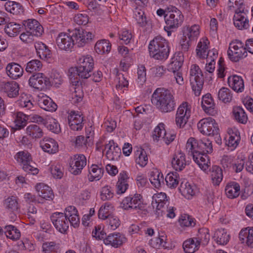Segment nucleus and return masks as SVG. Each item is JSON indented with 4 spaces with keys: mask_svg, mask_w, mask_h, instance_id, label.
I'll list each match as a JSON object with an SVG mask.
<instances>
[{
    "mask_svg": "<svg viewBox=\"0 0 253 253\" xmlns=\"http://www.w3.org/2000/svg\"><path fill=\"white\" fill-rule=\"evenodd\" d=\"M35 189L39 196L43 199L50 201L54 197L51 188L43 183L37 184Z\"/></svg>",
    "mask_w": 253,
    "mask_h": 253,
    "instance_id": "412c9836",
    "label": "nucleus"
},
{
    "mask_svg": "<svg viewBox=\"0 0 253 253\" xmlns=\"http://www.w3.org/2000/svg\"><path fill=\"white\" fill-rule=\"evenodd\" d=\"M184 61V56L182 52H178L172 59V61L169 65V70L174 72H178L182 67Z\"/></svg>",
    "mask_w": 253,
    "mask_h": 253,
    "instance_id": "79ce46f5",
    "label": "nucleus"
},
{
    "mask_svg": "<svg viewBox=\"0 0 253 253\" xmlns=\"http://www.w3.org/2000/svg\"><path fill=\"white\" fill-rule=\"evenodd\" d=\"M27 135L32 138L37 139L41 138L43 135L42 129L38 125L32 124L26 128Z\"/></svg>",
    "mask_w": 253,
    "mask_h": 253,
    "instance_id": "3c124183",
    "label": "nucleus"
},
{
    "mask_svg": "<svg viewBox=\"0 0 253 253\" xmlns=\"http://www.w3.org/2000/svg\"><path fill=\"white\" fill-rule=\"evenodd\" d=\"M68 124L71 129L81 130L83 127V117L79 111H71L68 116Z\"/></svg>",
    "mask_w": 253,
    "mask_h": 253,
    "instance_id": "f3484780",
    "label": "nucleus"
},
{
    "mask_svg": "<svg viewBox=\"0 0 253 253\" xmlns=\"http://www.w3.org/2000/svg\"><path fill=\"white\" fill-rule=\"evenodd\" d=\"M201 104L203 110L208 113H211V111L214 109L215 105L211 94L209 93L203 96Z\"/></svg>",
    "mask_w": 253,
    "mask_h": 253,
    "instance_id": "603ef678",
    "label": "nucleus"
},
{
    "mask_svg": "<svg viewBox=\"0 0 253 253\" xmlns=\"http://www.w3.org/2000/svg\"><path fill=\"white\" fill-rule=\"evenodd\" d=\"M73 38L70 33L61 32L56 38V42L57 46L61 50L71 51L74 46Z\"/></svg>",
    "mask_w": 253,
    "mask_h": 253,
    "instance_id": "ddd939ff",
    "label": "nucleus"
},
{
    "mask_svg": "<svg viewBox=\"0 0 253 253\" xmlns=\"http://www.w3.org/2000/svg\"><path fill=\"white\" fill-rule=\"evenodd\" d=\"M240 135L239 131L235 128L228 129L226 136V144L232 149H235L238 145L240 141Z\"/></svg>",
    "mask_w": 253,
    "mask_h": 253,
    "instance_id": "aec40b11",
    "label": "nucleus"
},
{
    "mask_svg": "<svg viewBox=\"0 0 253 253\" xmlns=\"http://www.w3.org/2000/svg\"><path fill=\"white\" fill-rule=\"evenodd\" d=\"M198 245L201 244L203 246L207 245L210 240L209 230L206 228H202L199 230L197 237L194 238Z\"/></svg>",
    "mask_w": 253,
    "mask_h": 253,
    "instance_id": "37998d69",
    "label": "nucleus"
},
{
    "mask_svg": "<svg viewBox=\"0 0 253 253\" xmlns=\"http://www.w3.org/2000/svg\"><path fill=\"white\" fill-rule=\"evenodd\" d=\"M40 146L43 151L49 154H55L58 151L57 142L51 138L45 137L40 143Z\"/></svg>",
    "mask_w": 253,
    "mask_h": 253,
    "instance_id": "a211bd4d",
    "label": "nucleus"
},
{
    "mask_svg": "<svg viewBox=\"0 0 253 253\" xmlns=\"http://www.w3.org/2000/svg\"><path fill=\"white\" fill-rule=\"evenodd\" d=\"M14 158L25 171L34 175L39 172V169L31 165L33 162V158L28 151L24 150L18 152L14 155Z\"/></svg>",
    "mask_w": 253,
    "mask_h": 253,
    "instance_id": "423d86ee",
    "label": "nucleus"
},
{
    "mask_svg": "<svg viewBox=\"0 0 253 253\" xmlns=\"http://www.w3.org/2000/svg\"><path fill=\"white\" fill-rule=\"evenodd\" d=\"M24 25L25 30L33 33V34L37 36H40L43 32V29L42 25L35 19H28L24 21Z\"/></svg>",
    "mask_w": 253,
    "mask_h": 253,
    "instance_id": "bb28decb",
    "label": "nucleus"
},
{
    "mask_svg": "<svg viewBox=\"0 0 253 253\" xmlns=\"http://www.w3.org/2000/svg\"><path fill=\"white\" fill-rule=\"evenodd\" d=\"M42 67V62L37 59H33L28 62L26 65L25 70L27 73L34 74L40 71Z\"/></svg>",
    "mask_w": 253,
    "mask_h": 253,
    "instance_id": "4d7b16f0",
    "label": "nucleus"
},
{
    "mask_svg": "<svg viewBox=\"0 0 253 253\" xmlns=\"http://www.w3.org/2000/svg\"><path fill=\"white\" fill-rule=\"evenodd\" d=\"M21 28V25L14 22L8 23L5 27V33L9 37H13L17 36Z\"/></svg>",
    "mask_w": 253,
    "mask_h": 253,
    "instance_id": "680f3d73",
    "label": "nucleus"
},
{
    "mask_svg": "<svg viewBox=\"0 0 253 253\" xmlns=\"http://www.w3.org/2000/svg\"><path fill=\"white\" fill-rule=\"evenodd\" d=\"M4 206L9 211L14 212L18 209L17 198L13 196H9L4 201Z\"/></svg>",
    "mask_w": 253,
    "mask_h": 253,
    "instance_id": "5fc2aeb1",
    "label": "nucleus"
},
{
    "mask_svg": "<svg viewBox=\"0 0 253 253\" xmlns=\"http://www.w3.org/2000/svg\"><path fill=\"white\" fill-rule=\"evenodd\" d=\"M218 98L224 103L230 102L232 99V91L227 87H222L218 91Z\"/></svg>",
    "mask_w": 253,
    "mask_h": 253,
    "instance_id": "69168bd1",
    "label": "nucleus"
},
{
    "mask_svg": "<svg viewBox=\"0 0 253 253\" xmlns=\"http://www.w3.org/2000/svg\"><path fill=\"white\" fill-rule=\"evenodd\" d=\"M29 84L31 86L42 90L50 85V81L44 74L39 73L30 78Z\"/></svg>",
    "mask_w": 253,
    "mask_h": 253,
    "instance_id": "4468645a",
    "label": "nucleus"
},
{
    "mask_svg": "<svg viewBox=\"0 0 253 253\" xmlns=\"http://www.w3.org/2000/svg\"><path fill=\"white\" fill-rule=\"evenodd\" d=\"M225 192L227 197L230 199H234L239 196L240 193V186L235 181L228 182L225 186Z\"/></svg>",
    "mask_w": 253,
    "mask_h": 253,
    "instance_id": "2f4dec72",
    "label": "nucleus"
},
{
    "mask_svg": "<svg viewBox=\"0 0 253 253\" xmlns=\"http://www.w3.org/2000/svg\"><path fill=\"white\" fill-rule=\"evenodd\" d=\"M133 13V17L139 26L144 27L148 25L149 20L143 10L136 7L134 9Z\"/></svg>",
    "mask_w": 253,
    "mask_h": 253,
    "instance_id": "a18cd8bd",
    "label": "nucleus"
},
{
    "mask_svg": "<svg viewBox=\"0 0 253 253\" xmlns=\"http://www.w3.org/2000/svg\"><path fill=\"white\" fill-rule=\"evenodd\" d=\"M210 44V41L207 37H204L200 39L196 49V54L198 58L200 59L206 58L207 53L209 50Z\"/></svg>",
    "mask_w": 253,
    "mask_h": 253,
    "instance_id": "393cba45",
    "label": "nucleus"
},
{
    "mask_svg": "<svg viewBox=\"0 0 253 253\" xmlns=\"http://www.w3.org/2000/svg\"><path fill=\"white\" fill-rule=\"evenodd\" d=\"M167 14L165 16V30L168 32V35L170 32L176 30L181 26L184 21V16L181 11L176 7L169 5L166 8Z\"/></svg>",
    "mask_w": 253,
    "mask_h": 253,
    "instance_id": "20e7f679",
    "label": "nucleus"
},
{
    "mask_svg": "<svg viewBox=\"0 0 253 253\" xmlns=\"http://www.w3.org/2000/svg\"><path fill=\"white\" fill-rule=\"evenodd\" d=\"M228 84L229 86L237 92H242L244 91V80L240 76L233 75L228 77Z\"/></svg>",
    "mask_w": 253,
    "mask_h": 253,
    "instance_id": "cd10ccee",
    "label": "nucleus"
},
{
    "mask_svg": "<svg viewBox=\"0 0 253 253\" xmlns=\"http://www.w3.org/2000/svg\"><path fill=\"white\" fill-rule=\"evenodd\" d=\"M89 173L88 179L89 181L98 180L103 176L104 173L103 167L101 165L92 164L89 169Z\"/></svg>",
    "mask_w": 253,
    "mask_h": 253,
    "instance_id": "473e14b6",
    "label": "nucleus"
},
{
    "mask_svg": "<svg viewBox=\"0 0 253 253\" xmlns=\"http://www.w3.org/2000/svg\"><path fill=\"white\" fill-rule=\"evenodd\" d=\"M179 190L181 194L188 199H191L197 192V187L193 183L186 180L181 182Z\"/></svg>",
    "mask_w": 253,
    "mask_h": 253,
    "instance_id": "5701e85b",
    "label": "nucleus"
},
{
    "mask_svg": "<svg viewBox=\"0 0 253 253\" xmlns=\"http://www.w3.org/2000/svg\"><path fill=\"white\" fill-rule=\"evenodd\" d=\"M35 47L37 55L42 59L50 57L51 51L48 46L43 42L38 41L35 43Z\"/></svg>",
    "mask_w": 253,
    "mask_h": 253,
    "instance_id": "58836bf2",
    "label": "nucleus"
},
{
    "mask_svg": "<svg viewBox=\"0 0 253 253\" xmlns=\"http://www.w3.org/2000/svg\"><path fill=\"white\" fill-rule=\"evenodd\" d=\"M233 113L235 119L240 123L246 124L248 121V117L244 110L239 106L234 107Z\"/></svg>",
    "mask_w": 253,
    "mask_h": 253,
    "instance_id": "6e6d98bb",
    "label": "nucleus"
},
{
    "mask_svg": "<svg viewBox=\"0 0 253 253\" xmlns=\"http://www.w3.org/2000/svg\"><path fill=\"white\" fill-rule=\"evenodd\" d=\"M50 219L55 229L62 234L68 230L69 224L74 227L79 226L80 218L77 209L72 206L67 207L65 212H55L50 216Z\"/></svg>",
    "mask_w": 253,
    "mask_h": 253,
    "instance_id": "f257e3e1",
    "label": "nucleus"
},
{
    "mask_svg": "<svg viewBox=\"0 0 253 253\" xmlns=\"http://www.w3.org/2000/svg\"><path fill=\"white\" fill-rule=\"evenodd\" d=\"M227 54L231 61L238 62L247 56V51L244 44L241 41L236 40L230 43Z\"/></svg>",
    "mask_w": 253,
    "mask_h": 253,
    "instance_id": "6e6552de",
    "label": "nucleus"
},
{
    "mask_svg": "<svg viewBox=\"0 0 253 253\" xmlns=\"http://www.w3.org/2000/svg\"><path fill=\"white\" fill-rule=\"evenodd\" d=\"M199 152L202 153H210L212 152L211 141L207 138L199 140Z\"/></svg>",
    "mask_w": 253,
    "mask_h": 253,
    "instance_id": "e2e57ef3",
    "label": "nucleus"
},
{
    "mask_svg": "<svg viewBox=\"0 0 253 253\" xmlns=\"http://www.w3.org/2000/svg\"><path fill=\"white\" fill-rule=\"evenodd\" d=\"M193 158L200 169L207 172V170L211 165L209 156L206 153H198L194 154Z\"/></svg>",
    "mask_w": 253,
    "mask_h": 253,
    "instance_id": "c85d7f7f",
    "label": "nucleus"
},
{
    "mask_svg": "<svg viewBox=\"0 0 253 253\" xmlns=\"http://www.w3.org/2000/svg\"><path fill=\"white\" fill-rule=\"evenodd\" d=\"M115 210L113 205L108 202L104 203L99 209L98 213L99 218L101 219H106L113 214Z\"/></svg>",
    "mask_w": 253,
    "mask_h": 253,
    "instance_id": "ea45409f",
    "label": "nucleus"
},
{
    "mask_svg": "<svg viewBox=\"0 0 253 253\" xmlns=\"http://www.w3.org/2000/svg\"><path fill=\"white\" fill-rule=\"evenodd\" d=\"M239 238L242 243L253 248V227L242 229L239 233Z\"/></svg>",
    "mask_w": 253,
    "mask_h": 253,
    "instance_id": "a878e982",
    "label": "nucleus"
},
{
    "mask_svg": "<svg viewBox=\"0 0 253 253\" xmlns=\"http://www.w3.org/2000/svg\"><path fill=\"white\" fill-rule=\"evenodd\" d=\"M90 135L84 137L82 135L78 136L75 141V147L78 149H84L92 142L93 133L89 132Z\"/></svg>",
    "mask_w": 253,
    "mask_h": 253,
    "instance_id": "e433bc0d",
    "label": "nucleus"
},
{
    "mask_svg": "<svg viewBox=\"0 0 253 253\" xmlns=\"http://www.w3.org/2000/svg\"><path fill=\"white\" fill-rule=\"evenodd\" d=\"M172 167L176 171L182 170L188 164L185 154L180 149L175 150L171 160Z\"/></svg>",
    "mask_w": 253,
    "mask_h": 253,
    "instance_id": "2eb2a0df",
    "label": "nucleus"
},
{
    "mask_svg": "<svg viewBox=\"0 0 253 253\" xmlns=\"http://www.w3.org/2000/svg\"><path fill=\"white\" fill-rule=\"evenodd\" d=\"M18 104L20 106L27 110H31L34 107L33 104L31 101L30 96L24 93H21Z\"/></svg>",
    "mask_w": 253,
    "mask_h": 253,
    "instance_id": "338daca9",
    "label": "nucleus"
},
{
    "mask_svg": "<svg viewBox=\"0 0 253 253\" xmlns=\"http://www.w3.org/2000/svg\"><path fill=\"white\" fill-rule=\"evenodd\" d=\"M74 45L78 47H83L90 42L94 37V35L91 32L83 29H75L72 32Z\"/></svg>",
    "mask_w": 253,
    "mask_h": 253,
    "instance_id": "9d476101",
    "label": "nucleus"
},
{
    "mask_svg": "<svg viewBox=\"0 0 253 253\" xmlns=\"http://www.w3.org/2000/svg\"><path fill=\"white\" fill-rule=\"evenodd\" d=\"M106 155L110 160H117L121 154V149L113 140L109 141L105 145Z\"/></svg>",
    "mask_w": 253,
    "mask_h": 253,
    "instance_id": "b1692460",
    "label": "nucleus"
},
{
    "mask_svg": "<svg viewBox=\"0 0 253 253\" xmlns=\"http://www.w3.org/2000/svg\"><path fill=\"white\" fill-rule=\"evenodd\" d=\"M150 56L156 60L166 59L169 54L168 42L161 36H157L149 44Z\"/></svg>",
    "mask_w": 253,
    "mask_h": 253,
    "instance_id": "7ed1b4c3",
    "label": "nucleus"
},
{
    "mask_svg": "<svg viewBox=\"0 0 253 253\" xmlns=\"http://www.w3.org/2000/svg\"><path fill=\"white\" fill-rule=\"evenodd\" d=\"M3 91L10 98L16 97L19 93V85L15 82L3 83L2 85Z\"/></svg>",
    "mask_w": 253,
    "mask_h": 253,
    "instance_id": "72a5a7b5",
    "label": "nucleus"
},
{
    "mask_svg": "<svg viewBox=\"0 0 253 253\" xmlns=\"http://www.w3.org/2000/svg\"><path fill=\"white\" fill-rule=\"evenodd\" d=\"M39 106L43 109L48 111H54L57 109L56 104L52 101L51 98L45 96L41 98L38 101Z\"/></svg>",
    "mask_w": 253,
    "mask_h": 253,
    "instance_id": "09e8293b",
    "label": "nucleus"
},
{
    "mask_svg": "<svg viewBox=\"0 0 253 253\" xmlns=\"http://www.w3.org/2000/svg\"><path fill=\"white\" fill-rule=\"evenodd\" d=\"M186 149L188 152L191 153L193 156L194 154H198L200 153L199 141L194 137H190L187 141Z\"/></svg>",
    "mask_w": 253,
    "mask_h": 253,
    "instance_id": "0e129e2a",
    "label": "nucleus"
},
{
    "mask_svg": "<svg viewBox=\"0 0 253 253\" xmlns=\"http://www.w3.org/2000/svg\"><path fill=\"white\" fill-rule=\"evenodd\" d=\"M111 48L110 43L106 40L97 41L94 46L95 51L100 54L108 53L110 51Z\"/></svg>",
    "mask_w": 253,
    "mask_h": 253,
    "instance_id": "8fccbe9b",
    "label": "nucleus"
},
{
    "mask_svg": "<svg viewBox=\"0 0 253 253\" xmlns=\"http://www.w3.org/2000/svg\"><path fill=\"white\" fill-rule=\"evenodd\" d=\"M125 238L120 233H113L109 235L104 240V243L106 245H110L114 247H118L121 245Z\"/></svg>",
    "mask_w": 253,
    "mask_h": 253,
    "instance_id": "4c0bfd02",
    "label": "nucleus"
},
{
    "mask_svg": "<svg viewBox=\"0 0 253 253\" xmlns=\"http://www.w3.org/2000/svg\"><path fill=\"white\" fill-rule=\"evenodd\" d=\"M167 243L166 237L165 236L153 238L149 241L150 245L154 248L169 249V247L167 245Z\"/></svg>",
    "mask_w": 253,
    "mask_h": 253,
    "instance_id": "bf43d9fd",
    "label": "nucleus"
},
{
    "mask_svg": "<svg viewBox=\"0 0 253 253\" xmlns=\"http://www.w3.org/2000/svg\"><path fill=\"white\" fill-rule=\"evenodd\" d=\"M168 202V198L165 193H157L152 197V205L153 208H156L157 210L161 211Z\"/></svg>",
    "mask_w": 253,
    "mask_h": 253,
    "instance_id": "c756f323",
    "label": "nucleus"
},
{
    "mask_svg": "<svg viewBox=\"0 0 253 253\" xmlns=\"http://www.w3.org/2000/svg\"><path fill=\"white\" fill-rule=\"evenodd\" d=\"M4 233L7 238L13 241L18 240L21 236L20 231L16 227L11 225L5 226Z\"/></svg>",
    "mask_w": 253,
    "mask_h": 253,
    "instance_id": "864d4df0",
    "label": "nucleus"
},
{
    "mask_svg": "<svg viewBox=\"0 0 253 253\" xmlns=\"http://www.w3.org/2000/svg\"><path fill=\"white\" fill-rule=\"evenodd\" d=\"M213 239L217 244L224 245L228 243L230 236L227 233L226 230L220 228L215 231Z\"/></svg>",
    "mask_w": 253,
    "mask_h": 253,
    "instance_id": "f704fd0d",
    "label": "nucleus"
},
{
    "mask_svg": "<svg viewBox=\"0 0 253 253\" xmlns=\"http://www.w3.org/2000/svg\"><path fill=\"white\" fill-rule=\"evenodd\" d=\"M69 79L72 84L71 90H74L71 94V101L73 103L76 104L82 100L84 94L82 87L79 85L80 79H78L76 74L71 72L69 75Z\"/></svg>",
    "mask_w": 253,
    "mask_h": 253,
    "instance_id": "9b49d317",
    "label": "nucleus"
},
{
    "mask_svg": "<svg viewBox=\"0 0 253 253\" xmlns=\"http://www.w3.org/2000/svg\"><path fill=\"white\" fill-rule=\"evenodd\" d=\"M129 176L126 171H122L118 175V179L116 184V193L121 195L126 192L128 188Z\"/></svg>",
    "mask_w": 253,
    "mask_h": 253,
    "instance_id": "6ab92c4d",
    "label": "nucleus"
},
{
    "mask_svg": "<svg viewBox=\"0 0 253 253\" xmlns=\"http://www.w3.org/2000/svg\"><path fill=\"white\" fill-rule=\"evenodd\" d=\"M121 207L126 211H141L145 208V205L142 196L135 193L124 198L121 203Z\"/></svg>",
    "mask_w": 253,
    "mask_h": 253,
    "instance_id": "0eeeda50",
    "label": "nucleus"
},
{
    "mask_svg": "<svg viewBox=\"0 0 253 253\" xmlns=\"http://www.w3.org/2000/svg\"><path fill=\"white\" fill-rule=\"evenodd\" d=\"M44 124L49 130L53 132L58 133L60 130V125L52 118H49L47 120H46Z\"/></svg>",
    "mask_w": 253,
    "mask_h": 253,
    "instance_id": "774afa93",
    "label": "nucleus"
},
{
    "mask_svg": "<svg viewBox=\"0 0 253 253\" xmlns=\"http://www.w3.org/2000/svg\"><path fill=\"white\" fill-rule=\"evenodd\" d=\"M6 73L11 79L16 80L21 77L23 74V69L16 63H8L5 68Z\"/></svg>",
    "mask_w": 253,
    "mask_h": 253,
    "instance_id": "4be33fe9",
    "label": "nucleus"
},
{
    "mask_svg": "<svg viewBox=\"0 0 253 253\" xmlns=\"http://www.w3.org/2000/svg\"><path fill=\"white\" fill-rule=\"evenodd\" d=\"M86 165V159L83 154H77L69 160V171L74 175L80 174Z\"/></svg>",
    "mask_w": 253,
    "mask_h": 253,
    "instance_id": "f8f14e48",
    "label": "nucleus"
},
{
    "mask_svg": "<svg viewBox=\"0 0 253 253\" xmlns=\"http://www.w3.org/2000/svg\"><path fill=\"white\" fill-rule=\"evenodd\" d=\"M190 84L196 96L201 94L204 84V78L202 70L196 64H192L189 71Z\"/></svg>",
    "mask_w": 253,
    "mask_h": 253,
    "instance_id": "39448f33",
    "label": "nucleus"
},
{
    "mask_svg": "<svg viewBox=\"0 0 253 253\" xmlns=\"http://www.w3.org/2000/svg\"><path fill=\"white\" fill-rule=\"evenodd\" d=\"M198 243L194 238L189 239L184 242L183 248L185 253H194L199 249Z\"/></svg>",
    "mask_w": 253,
    "mask_h": 253,
    "instance_id": "052dcab7",
    "label": "nucleus"
},
{
    "mask_svg": "<svg viewBox=\"0 0 253 253\" xmlns=\"http://www.w3.org/2000/svg\"><path fill=\"white\" fill-rule=\"evenodd\" d=\"M200 27L199 25L194 24L186 26L184 28L183 35L189 39V41L192 42L197 40L200 36Z\"/></svg>",
    "mask_w": 253,
    "mask_h": 253,
    "instance_id": "7c9ffc66",
    "label": "nucleus"
},
{
    "mask_svg": "<svg viewBox=\"0 0 253 253\" xmlns=\"http://www.w3.org/2000/svg\"><path fill=\"white\" fill-rule=\"evenodd\" d=\"M149 180L156 188H159L161 187V183L164 182L163 174L158 169H155L150 172Z\"/></svg>",
    "mask_w": 253,
    "mask_h": 253,
    "instance_id": "c03bdc74",
    "label": "nucleus"
},
{
    "mask_svg": "<svg viewBox=\"0 0 253 253\" xmlns=\"http://www.w3.org/2000/svg\"><path fill=\"white\" fill-rule=\"evenodd\" d=\"M4 6L6 11L13 15H21L24 12L23 8L21 4L14 1L7 0L5 3Z\"/></svg>",
    "mask_w": 253,
    "mask_h": 253,
    "instance_id": "c9c22d12",
    "label": "nucleus"
},
{
    "mask_svg": "<svg viewBox=\"0 0 253 253\" xmlns=\"http://www.w3.org/2000/svg\"><path fill=\"white\" fill-rule=\"evenodd\" d=\"M198 130L201 133L207 135H214L219 134L218 124L211 118H206L201 120L197 124Z\"/></svg>",
    "mask_w": 253,
    "mask_h": 253,
    "instance_id": "1a4fd4ad",
    "label": "nucleus"
},
{
    "mask_svg": "<svg viewBox=\"0 0 253 253\" xmlns=\"http://www.w3.org/2000/svg\"><path fill=\"white\" fill-rule=\"evenodd\" d=\"M152 103L161 112L168 113L173 111L175 107L174 97L168 90L158 88L151 97Z\"/></svg>",
    "mask_w": 253,
    "mask_h": 253,
    "instance_id": "f03ea898",
    "label": "nucleus"
},
{
    "mask_svg": "<svg viewBox=\"0 0 253 253\" xmlns=\"http://www.w3.org/2000/svg\"><path fill=\"white\" fill-rule=\"evenodd\" d=\"M92 69L93 68H89V67L84 68L81 66H78L76 70L77 73L75 72V70L73 68H71L69 70V76L71 75L72 72L73 74H76L79 79L80 77L84 79H87L90 76Z\"/></svg>",
    "mask_w": 253,
    "mask_h": 253,
    "instance_id": "49530a36",
    "label": "nucleus"
},
{
    "mask_svg": "<svg viewBox=\"0 0 253 253\" xmlns=\"http://www.w3.org/2000/svg\"><path fill=\"white\" fill-rule=\"evenodd\" d=\"M247 12L248 10L246 9L235 10L233 22L235 26L239 30L247 29L249 27Z\"/></svg>",
    "mask_w": 253,
    "mask_h": 253,
    "instance_id": "dca6fc26",
    "label": "nucleus"
},
{
    "mask_svg": "<svg viewBox=\"0 0 253 253\" xmlns=\"http://www.w3.org/2000/svg\"><path fill=\"white\" fill-rule=\"evenodd\" d=\"M210 177L213 185H219L223 179L222 170L217 166H213L211 170Z\"/></svg>",
    "mask_w": 253,
    "mask_h": 253,
    "instance_id": "a19ab883",
    "label": "nucleus"
},
{
    "mask_svg": "<svg viewBox=\"0 0 253 253\" xmlns=\"http://www.w3.org/2000/svg\"><path fill=\"white\" fill-rule=\"evenodd\" d=\"M135 162L141 167L145 166L148 163V157L146 151L141 148H138L134 152Z\"/></svg>",
    "mask_w": 253,
    "mask_h": 253,
    "instance_id": "de8ad7c7",
    "label": "nucleus"
},
{
    "mask_svg": "<svg viewBox=\"0 0 253 253\" xmlns=\"http://www.w3.org/2000/svg\"><path fill=\"white\" fill-rule=\"evenodd\" d=\"M179 175L176 172L168 173L165 178L168 186L169 188H175L179 182Z\"/></svg>",
    "mask_w": 253,
    "mask_h": 253,
    "instance_id": "13d9d810",
    "label": "nucleus"
}]
</instances>
